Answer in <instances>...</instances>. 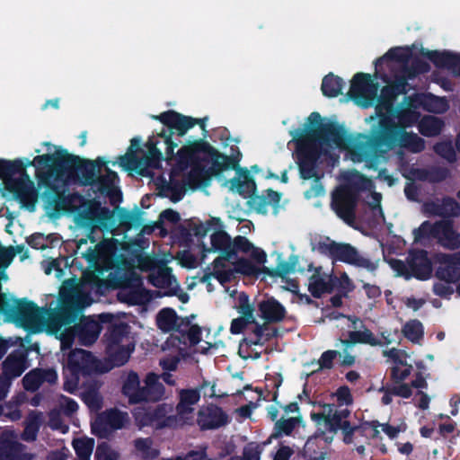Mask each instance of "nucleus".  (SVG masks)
Masks as SVG:
<instances>
[{"instance_id": "nucleus-28", "label": "nucleus", "mask_w": 460, "mask_h": 460, "mask_svg": "<svg viewBox=\"0 0 460 460\" xmlns=\"http://www.w3.org/2000/svg\"><path fill=\"white\" fill-rule=\"evenodd\" d=\"M334 280L331 273L323 270L322 267L315 268L309 279L308 288L314 296H320L332 290Z\"/></svg>"}, {"instance_id": "nucleus-33", "label": "nucleus", "mask_w": 460, "mask_h": 460, "mask_svg": "<svg viewBox=\"0 0 460 460\" xmlns=\"http://www.w3.org/2000/svg\"><path fill=\"white\" fill-rule=\"evenodd\" d=\"M57 379L58 375L54 369H34L23 377L22 383L26 390L35 391L43 382L53 384Z\"/></svg>"}, {"instance_id": "nucleus-56", "label": "nucleus", "mask_w": 460, "mask_h": 460, "mask_svg": "<svg viewBox=\"0 0 460 460\" xmlns=\"http://www.w3.org/2000/svg\"><path fill=\"white\" fill-rule=\"evenodd\" d=\"M58 406L66 415H72L78 410V404L75 401L66 396H60Z\"/></svg>"}, {"instance_id": "nucleus-8", "label": "nucleus", "mask_w": 460, "mask_h": 460, "mask_svg": "<svg viewBox=\"0 0 460 460\" xmlns=\"http://www.w3.org/2000/svg\"><path fill=\"white\" fill-rule=\"evenodd\" d=\"M349 414V410H338L334 404L319 405L318 411L311 413V418L317 427L318 434L306 441L305 451L312 460L326 459L325 453L316 454L314 446L318 440H323L325 443L332 442L338 429L342 430L345 443L354 442V438H357L358 435L361 433V429L349 426L346 420Z\"/></svg>"}, {"instance_id": "nucleus-23", "label": "nucleus", "mask_w": 460, "mask_h": 460, "mask_svg": "<svg viewBox=\"0 0 460 460\" xmlns=\"http://www.w3.org/2000/svg\"><path fill=\"white\" fill-rule=\"evenodd\" d=\"M17 436L11 429L1 431L0 460H31V456L24 452L23 447L16 441Z\"/></svg>"}, {"instance_id": "nucleus-46", "label": "nucleus", "mask_w": 460, "mask_h": 460, "mask_svg": "<svg viewBox=\"0 0 460 460\" xmlns=\"http://www.w3.org/2000/svg\"><path fill=\"white\" fill-rule=\"evenodd\" d=\"M443 127L442 121L436 117L427 116L423 118L419 125L420 132L427 137L438 135Z\"/></svg>"}, {"instance_id": "nucleus-16", "label": "nucleus", "mask_w": 460, "mask_h": 460, "mask_svg": "<svg viewBox=\"0 0 460 460\" xmlns=\"http://www.w3.org/2000/svg\"><path fill=\"white\" fill-rule=\"evenodd\" d=\"M414 241L423 243L429 237H435L447 248L456 249L460 246V234L453 229L450 222H439L431 225L426 221L414 230Z\"/></svg>"}, {"instance_id": "nucleus-45", "label": "nucleus", "mask_w": 460, "mask_h": 460, "mask_svg": "<svg viewBox=\"0 0 460 460\" xmlns=\"http://www.w3.org/2000/svg\"><path fill=\"white\" fill-rule=\"evenodd\" d=\"M344 86L343 81L332 75L325 76L322 84V91L325 96L335 97L339 95Z\"/></svg>"}, {"instance_id": "nucleus-64", "label": "nucleus", "mask_w": 460, "mask_h": 460, "mask_svg": "<svg viewBox=\"0 0 460 460\" xmlns=\"http://www.w3.org/2000/svg\"><path fill=\"white\" fill-rule=\"evenodd\" d=\"M324 192L323 186L319 183L318 181H314L313 186L310 190L305 192V196L306 199H311L314 197L321 196Z\"/></svg>"}, {"instance_id": "nucleus-22", "label": "nucleus", "mask_w": 460, "mask_h": 460, "mask_svg": "<svg viewBox=\"0 0 460 460\" xmlns=\"http://www.w3.org/2000/svg\"><path fill=\"white\" fill-rule=\"evenodd\" d=\"M151 262L152 260L146 257L141 263L143 270H151L149 275L150 282L159 288L166 289L167 291L164 292L166 295L175 294L179 285L176 279L172 275L171 269L164 266L151 268Z\"/></svg>"}, {"instance_id": "nucleus-52", "label": "nucleus", "mask_w": 460, "mask_h": 460, "mask_svg": "<svg viewBox=\"0 0 460 460\" xmlns=\"http://www.w3.org/2000/svg\"><path fill=\"white\" fill-rule=\"evenodd\" d=\"M119 453L110 445L102 443L99 445L95 451V460H119Z\"/></svg>"}, {"instance_id": "nucleus-17", "label": "nucleus", "mask_w": 460, "mask_h": 460, "mask_svg": "<svg viewBox=\"0 0 460 460\" xmlns=\"http://www.w3.org/2000/svg\"><path fill=\"white\" fill-rule=\"evenodd\" d=\"M391 266L399 276H404L406 279L415 277L419 279H427L432 271L427 252L423 251L411 254L408 265L401 261H392Z\"/></svg>"}, {"instance_id": "nucleus-36", "label": "nucleus", "mask_w": 460, "mask_h": 460, "mask_svg": "<svg viewBox=\"0 0 460 460\" xmlns=\"http://www.w3.org/2000/svg\"><path fill=\"white\" fill-rule=\"evenodd\" d=\"M157 326L164 332L175 333L181 331L184 321L176 315V313L170 308H164L159 312L156 317Z\"/></svg>"}, {"instance_id": "nucleus-35", "label": "nucleus", "mask_w": 460, "mask_h": 460, "mask_svg": "<svg viewBox=\"0 0 460 460\" xmlns=\"http://www.w3.org/2000/svg\"><path fill=\"white\" fill-rule=\"evenodd\" d=\"M234 274L231 267L227 266L222 259L217 257L214 261L213 271L209 274L205 275L200 280L203 283H207V289L208 292L212 291L211 280L217 279L221 285L228 281Z\"/></svg>"}, {"instance_id": "nucleus-15", "label": "nucleus", "mask_w": 460, "mask_h": 460, "mask_svg": "<svg viewBox=\"0 0 460 460\" xmlns=\"http://www.w3.org/2000/svg\"><path fill=\"white\" fill-rule=\"evenodd\" d=\"M133 349L134 346L131 338L126 333V328H113L107 339L106 354L110 365L107 369L124 365Z\"/></svg>"}, {"instance_id": "nucleus-30", "label": "nucleus", "mask_w": 460, "mask_h": 460, "mask_svg": "<svg viewBox=\"0 0 460 460\" xmlns=\"http://www.w3.org/2000/svg\"><path fill=\"white\" fill-rule=\"evenodd\" d=\"M423 211L429 216H458L460 207L456 200L447 198L425 203Z\"/></svg>"}, {"instance_id": "nucleus-38", "label": "nucleus", "mask_w": 460, "mask_h": 460, "mask_svg": "<svg viewBox=\"0 0 460 460\" xmlns=\"http://www.w3.org/2000/svg\"><path fill=\"white\" fill-rule=\"evenodd\" d=\"M123 394L128 398L129 402L137 403L142 402V385L138 376L132 372L129 373L123 384Z\"/></svg>"}, {"instance_id": "nucleus-31", "label": "nucleus", "mask_w": 460, "mask_h": 460, "mask_svg": "<svg viewBox=\"0 0 460 460\" xmlns=\"http://www.w3.org/2000/svg\"><path fill=\"white\" fill-rule=\"evenodd\" d=\"M198 422L201 429H217L227 422V417L220 408L210 406L199 412Z\"/></svg>"}, {"instance_id": "nucleus-34", "label": "nucleus", "mask_w": 460, "mask_h": 460, "mask_svg": "<svg viewBox=\"0 0 460 460\" xmlns=\"http://www.w3.org/2000/svg\"><path fill=\"white\" fill-rule=\"evenodd\" d=\"M261 317L268 323L281 321L286 314L285 308L277 300L269 298L258 304Z\"/></svg>"}, {"instance_id": "nucleus-26", "label": "nucleus", "mask_w": 460, "mask_h": 460, "mask_svg": "<svg viewBox=\"0 0 460 460\" xmlns=\"http://www.w3.org/2000/svg\"><path fill=\"white\" fill-rule=\"evenodd\" d=\"M118 298L128 305H144L152 299V295L143 288L142 280L134 277L129 284L119 290Z\"/></svg>"}, {"instance_id": "nucleus-11", "label": "nucleus", "mask_w": 460, "mask_h": 460, "mask_svg": "<svg viewBox=\"0 0 460 460\" xmlns=\"http://www.w3.org/2000/svg\"><path fill=\"white\" fill-rule=\"evenodd\" d=\"M33 166L36 175L41 181V166L37 155L32 159L20 158L13 161L0 160V180L4 188L13 193L22 204L31 201L35 197L34 183L25 172Z\"/></svg>"}, {"instance_id": "nucleus-24", "label": "nucleus", "mask_w": 460, "mask_h": 460, "mask_svg": "<svg viewBox=\"0 0 460 460\" xmlns=\"http://www.w3.org/2000/svg\"><path fill=\"white\" fill-rule=\"evenodd\" d=\"M334 259L371 272L378 267V260L372 261L362 256L354 247L347 243H338Z\"/></svg>"}, {"instance_id": "nucleus-19", "label": "nucleus", "mask_w": 460, "mask_h": 460, "mask_svg": "<svg viewBox=\"0 0 460 460\" xmlns=\"http://www.w3.org/2000/svg\"><path fill=\"white\" fill-rule=\"evenodd\" d=\"M128 415L118 410H109L96 416L92 421L93 434L104 438L113 429H119L128 423Z\"/></svg>"}, {"instance_id": "nucleus-63", "label": "nucleus", "mask_w": 460, "mask_h": 460, "mask_svg": "<svg viewBox=\"0 0 460 460\" xmlns=\"http://www.w3.org/2000/svg\"><path fill=\"white\" fill-rule=\"evenodd\" d=\"M363 288L365 290L366 296L369 299L375 300V299L378 298L381 296V290H380L379 287H377L376 285H371V284H368V283H365L363 285Z\"/></svg>"}, {"instance_id": "nucleus-48", "label": "nucleus", "mask_w": 460, "mask_h": 460, "mask_svg": "<svg viewBox=\"0 0 460 460\" xmlns=\"http://www.w3.org/2000/svg\"><path fill=\"white\" fill-rule=\"evenodd\" d=\"M82 398L91 411H97L102 407V398L96 385L89 387L82 393Z\"/></svg>"}, {"instance_id": "nucleus-50", "label": "nucleus", "mask_w": 460, "mask_h": 460, "mask_svg": "<svg viewBox=\"0 0 460 460\" xmlns=\"http://www.w3.org/2000/svg\"><path fill=\"white\" fill-rule=\"evenodd\" d=\"M402 332L412 342H419L423 336V327L420 322L411 320L405 323Z\"/></svg>"}, {"instance_id": "nucleus-42", "label": "nucleus", "mask_w": 460, "mask_h": 460, "mask_svg": "<svg viewBox=\"0 0 460 460\" xmlns=\"http://www.w3.org/2000/svg\"><path fill=\"white\" fill-rule=\"evenodd\" d=\"M426 386L427 382L425 379L420 375H418L411 382V385L404 382L394 383L393 386V394L402 398H410L412 395V387L417 389H423Z\"/></svg>"}, {"instance_id": "nucleus-27", "label": "nucleus", "mask_w": 460, "mask_h": 460, "mask_svg": "<svg viewBox=\"0 0 460 460\" xmlns=\"http://www.w3.org/2000/svg\"><path fill=\"white\" fill-rule=\"evenodd\" d=\"M421 53L429 58L437 66L447 68L454 75L460 76V54L424 49H422Z\"/></svg>"}, {"instance_id": "nucleus-61", "label": "nucleus", "mask_w": 460, "mask_h": 460, "mask_svg": "<svg viewBox=\"0 0 460 460\" xmlns=\"http://www.w3.org/2000/svg\"><path fill=\"white\" fill-rule=\"evenodd\" d=\"M338 287L343 293L350 292L353 289V284L346 273H342L338 279Z\"/></svg>"}, {"instance_id": "nucleus-12", "label": "nucleus", "mask_w": 460, "mask_h": 460, "mask_svg": "<svg viewBox=\"0 0 460 460\" xmlns=\"http://www.w3.org/2000/svg\"><path fill=\"white\" fill-rule=\"evenodd\" d=\"M41 146L45 150L35 149V153L38 154L37 161L41 166V181L56 187L58 181H65L66 173L76 164V157L62 146L50 142H43Z\"/></svg>"}, {"instance_id": "nucleus-3", "label": "nucleus", "mask_w": 460, "mask_h": 460, "mask_svg": "<svg viewBox=\"0 0 460 460\" xmlns=\"http://www.w3.org/2000/svg\"><path fill=\"white\" fill-rule=\"evenodd\" d=\"M207 158L211 160L212 172L223 187L241 195L251 190L252 182L248 172L237 168L238 156L217 154L202 140H196L184 145L174 157L169 184V196L173 202L182 199L187 188L196 189L202 185L205 174L200 161Z\"/></svg>"}, {"instance_id": "nucleus-39", "label": "nucleus", "mask_w": 460, "mask_h": 460, "mask_svg": "<svg viewBox=\"0 0 460 460\" xmlns=\"http://www.w3.org/2000/svg\"><path fill=\"white\" fill-rule=\"evenodd\" d=\"M106 173L100 176L98 179L99 190L102 193L111 197L113 200H117L119 191L118 189V176L116 172L111 171L108 167L105 168Z\"/></svg>"}, {"instance_id": "nucleus-2", "label": "nucleus", "mask_w": 460, "mask_h": 460, "mask_svg": "<svg viewBox=\"0 0 460 460\" xmlns=\"http://www.w3.org/2000/svg\"><path fill=\"white\" fill-rule=\"evenodd\" d=\"M94 288V281L69 279L63 283L58 300L49 303V310L40 308L30 301H17L16 322L32 332L54 333L61 342L62 350L71 346L75 334L82 344H93L101 332L98 322L87 320L75 329L67 325L73 312L92 304L91 295Z\"/></svg>"}, {"instance_id": "nucleus-9", "label": "nucleus", "mask_w": 460, "mask_h": 460, "mask_svg": "<svg viewBox=\"0 0 460 460\" xmlns=\"http://www.w3.org/2000/svg\"><path fill=\"white\" fill-rule=\"evenodd\" d=\"M179 402L176 406V416H167L172 407L161 405L155 410L137 408L134 415L140 426L152 425L155 428L174 427L189 423L194 419L196 405L199 401L200 393L198 389H181L178 392Z\"/></svg>"}, {"instance_id": "nucleus-6", "label": "nucleus", "mask_w": 460, "mask_h": 460, "mask_svg": "<svg viewBox=\"0 0 460 460\" xmlns=\"http://www.w3.org/2000/svg\"><path fill=\"white\" fill-rule=\"evenodd\" d=\"M422 107L430 112L442 113L447 111L448 103L445 98L430 93H418L409 97L403 105L397 109L396 114L382 118V124L390 136V148L405 147L412 152H420L424 147L423 140L416 134L407 132L405 128L413 125L420 118L418 109Z\"/></svg>"}, {"instance_id": "nucleus-37", "label": "nucleus", "mask_w": 460, "mask_h": 460, "mask_svg": "<svg viewBox=\"0 0 460 460\" xmlns=\"http://www.w3.org/2000/svg\"><path fill=\"white\" fill-rule=\"evenodd\" d=\"M440 261L441 265L437 271L438 279L456 282L460 279V264L449 255H442Z\"/></svg>"}, {"instance_id": "nucleus-40", "label": "nucleus", "mask_w": 460, "mask_h": 460, "mask_svg": "<svg viewBox=\"0 0 460 460\" xmlns=\"http://www.w3.org/2000/svg\"><path fill=\"white\" fill-rule=\"evenodd\" d=\"M407 426L404 422H401L398 425L390 424H367L363 429L367 436L376 437L380 429L385 432L390 438H395L400 433L406 430Z\"/></svg>"}, {"instance_id": "nucleus-7", "label": "nucleus", "mask_w": 460, "mask_h": 460, "mask_svg": "<svg viewBox=\"0 0 460 460\" xmlns=\"http://www.w3.org/2000/svg\"><path fill=\"white\" fill-rule=\"evenodd\" d=\"M209 244L202 241L205 252H219L218 256L234 272L255 275L267 261L263 250L247 238L237 236L233 241L223 230L214 231L208 237Z\"/></svg>"}, {"instance_id": "nucleus-14", "label": "nucleus", "mask_w": 460, "mask_h": 460, "mask_svg": "<svg viewBox=\"0 0 460 460\" xmlns=\"http://www.w3.org/2000/svg\"><path fill=\"white\" fill-rule=\"evenodd\" d=\"M200 333L201 331L199 326H190L187 323H184L181 331L171 333L165 342V348L172 349L177 351L179 355H182L189 344L194 347V352L207 353L213 346L209 342L202 341Z\"/></svg>"}, {"instance_id": "nucleus-58", "label": "nucleus", "mask_w": 460, "mask_h": 460, "mask_svg": "<svg viewBox=\"0 0 460 460\" xmlns=\"http://www.w3.org/2000/svg\"><path fill=\"white\" fill-rule=\"evenodd\" d=\"M42 267L44 269V272L47 275L55 272V276L57 279H61L63 276L62 270L59 269V264L57 260L46 261L42 262Z\"/></svg>"}, {"instance_id": "nucleus-51", "label": "nucleus", "mask_w": 460, "mask_h": 460, "mask_svg": "<svg viewBox=\"0 0 460 460\" xmlns=\"http://www.w3.org/2000/svg\"><path fill=\"white\" fill-rule=\"evenodd\" d=\"M338 243L331 240L328 237H321L313 245V250L322 254L328 255L334 259L337 251Z\"/></svg>"}, {"instance_id": "nucleus-53", "label": "nucleus", "mask_w": 460, "mask_h": 460, "mask_svg": "<svg viewBox=\"0 0 460 460\" xmlns=\"http://www.w3.org/2000/svg\"><path fill=\"white\" fill-rule=\"evenodd\" d=\"M453 283L454 282L439 279L434 285V292L439 296L447 297L454 293Z\"/></svg>"}, {"instance_id": "nucleus-41", "label": "nucleus", "mask_w": 460, "mask_h": 460, "mask_svg": "<svg viewBox=\"0 0 460 460\" xmlns=\"http://www.w3.org/2000/svg\"><path fill=\"white\" fill-rule=\"evenodd\" d=\"M280 196L278 192L268 190L267 196H256L252 199V208L259 213L265 214L269 208L276 211V205L279 203Z\"/></svg>"}, {"instance_id": "nucleus-5", "label": "nucleus", "mask_w": 460, "mask_h": 460, "mask_svg": "<svg viewBox=\"0 0 460 460\" xmlns=\"http://www.w3.org/2000/svg\"><path fill=\"white\" fill-rule=\"evenodd\" d=\"M153 119L160 120L168 128H164L157 134V137H152L148 139L146 153L141 158H137L134 155L139 148L140 141L133 138L127 154L119 156L117 161V164L125 170L135 171L144 175L149 167L155 166L162 156L161 150L157 148L159 138L163 140L165 146L166 158L172 160L173 158V151L179 145L172 139V131L174 130L179 137H183L197 122L196 119L173 111L161 113L158 116H153Z\"/></svg>"}, {"instance_id": "nucleus-47", "label": "nucleus", "mask_w": 460, "mask_h": 460, "mask_svg": "<svg viewBox=\"0 0 460 460\" xmlns=\"http://www.w3.org/2000/svg\"><path fill=\"white\" fill-rule=\"evenodd\" d=\"M136 453L143 459L150 460L155 458L159 452L153 447L149 438H139L135 441Z\"/></svg>"}, {"instance_id": "nucleus-55", "label": "nucleus", "mask_w": 460, "mask_h": 460, "mask_svg": "<svg viewBox=\"0 0 460 460\" xmlns=\"http://www.w3.org/2000/svg\"><path fill=\"white\" fill-rule=\"evenodd\" d=\"M298 422L297 417H290L288 419H281L276 423L279 432L288 435Z\"/></svg>"}, {"instance_id": "nucleus-60", "label": "nucleus", "mask_w": 460, "mask_h": 460, "mask_svg": "<svg viewBox=\"0 0 460 460\" xmlns=\"http://www.w3.org/2000/svg\"><path fill=\"white\" fill-rule=\"evenodd\" d=\"M261 447L257 444H250L244 449L245 460H260Z\"/></svg>"}, {"instance_id": "nucleus-32", "label": "nucleus", "mask_w": 460, "mask_h": 460, "mask_svg": "<svg viewBox=\"0 0 460 460\" xmlns=\"http://www.w3.org/2000/svg\"><path fill=\"white\" fill-rule=\"evenodd\" d=\"M164 396V386L159 381V376L155 373H148L142 385V402H155Z\"/></svg>"}, {"instance_id": "nucleus-43", "label": "nucleus", "mask_w": 460, "mask_h": 460, "mask_svg": "<svg viewBox=\"0 0 460 460\" xmlns=\"http://www.w3.org/2000/svg\"><path fill=\"white\" fill-rule=\"evenodd\" d=\"M253 336L247 338L249 344L261 345L268 341L273 335V329L267 323L261 325L256 324L252 329Z\"/></svg>"}, {"instance_id": "nucleus-59", "label": "nucleus", "mask_w": 460, "mask_h": 460, "mask_svg": "<svg viewBox=\"0 0 460 460\" xmlns=\"http://www.w3.org/2000/svg\"><path fill=\"white\" fill-rule=\"evenodd\" d=\"M341 356L337 350H327L323 353L321 358L319 359V366L321 368H331L332 366V361L336 358L337 355Z\"/></svg>"}, {"instance_id": "nucleus-62", "label": "nucleus", "mask_w": 460, "mask_h": 460, "mask_svg": "<svg viewBox=\"0 0 460 460\" xmlns=\"http://www.w3.org/2000/svg\"><path fill=\"white\" fill-rule=\"evenodd\" d=\"M162 460H172L171 458H164ZM176 460H209L206 455V453L202 450L200 451H191L184 457H178Z\"/></svg>"}, {"instance_id": "nucleus-13", "label": "nucleus", "mask_w": 460, "mask_h": 460, "mask_svg": "<svg viewBox=\"0 0 460 460\" xmlns=\"http://www.w3.org/2000/svg\"><path fill=\"white\" fill-rule=\"evenodd\" d=\"M98 370L94 358L84 349L71 351L64 363V387L73 393L79 385L82 377Z\"/></svg>"}, {"instance_id": "nucleus-1", "label": "nucleus", "mask_w": 460, "mask_h": 460, "mask_svg": "<svg viewBox=\"0 0 460 460\" xmlns=\"http://www.w3.org/2000/svg\"><path fill=\"white\" fill-rule=\"evenodd\" d=\"M374 78L370 75L358 73L354 75L349 95L360 107L367 108L376 104V116L366 119L372 123L377 121L378 126L372 129L371 139L373 149L370 158L378 150L390 149V136L382 124V118L395 113L393 102L398 94L404 93L407 81L418 74L429 71V65L420 59L412 58L410 47H395L390 49L384 56L375 61Z\"/></svg>"}, {"instance_id": "nucleus-20", "label": "nucleus", "mask_w": 460, "mask_h": 460, "mask_svg": "<svg viewBox=\"0 0 460 460\" xmlns=\"http://www.w3.org/2000/svg\"><path fill=\"white\" fill-rule=\"evenodd\" d=\"M229 298L234 299L233 306L241 314L232 321L230 331L233 334H238L251 323H255L254 308L250 304L248 296L241 292L233 290L229 293Z\"/></svg>"}, {"instance_id": "nucleus-44", "label": "nucleus", "mask_w": 460, "mask_h": 460, "mask_svg": "<svg viewBox=\"0 0 460 460\" xmlns=\"http://www.w3.org/2000/svg\"><path fill=\"white\" fill-rule=\"evenodd\" d=\"M42 422V414L40 412L33 411L30 413L24 431L22 433V438L26 441H32L36 438L37 432Z\"/></svg>"}, {"instance_id": "nucleus-18", "label": "nucleus", "mask_w": 460, "mask_h": 460, "mask_svg": "<svg viewBox=\"0 0 460 460\" xmlns=\"http://www.w3.org/2000/svg\"><path fill=\"white\" fill-rule=\"evenodd\" d=\"M341 327L347 326L349 331L348 332V339L338 340L336 343L337 347L342 345L346 351L357 343H365L371 346H377L381 344L379 340L375 337L371 331L367 328H359L362 326V322L358 318L341 316Z\"/></svg>"}, {"instance_id": "nucleus-21", "label": "nucleus", "mask_w": 460, "mask_h": 460, "mask_svg": "<svg viewBox=\"0 0 460 460\" xmlns=\"http://www.w3.org/2000/svg\"><path fill=\"white\" fill-rule=\"evenodd\" d=\"M28 367L23 349L10 354L4 362L3 375L0 376V400L7 394L12 378L19 376Z\"/></svg>"}, {"instance_id": "nucleus-49", "label": "nucleus", "mask_w": 460, "mask_h": 460, "mask_svg": "<svg viewBox=\"0 0 460 460\" xmlns=\"http://www.w3.org/2000/svg\"><path fill=\"white\" fill-rule=\"evenodd\" d=\"M14 256L15 252L13 247L5 248L0 244V270H5L12 263ZM0 312H7L2 294H0Z\"/></svg>"}, {"instance_id": "nucleus-25", "label": "nucleus", "mask_w": 460, "mask_h": 460, "mask_svg": "<svg viewBox=\"0 0 460 460\" xmlns=\"http://www.w3.org/2000/svg\"><path fill=\"white\" fill-rule=\"evenodd\" d=\"M384 357L390 358L393 362L392 379L394 383H402L411 375L413 367L407 360L408 354L401 349H391L383 351Z\"/></svg>"}, {"instance_id": "nucleus-57", "label": "nucleus", "mask_w": 460, "mask_h": 460, "mask_svg": "<svg viewBox=\"0 0 460 460\" xmlns=\"http://www.w3.org/2000/svg\"><path fill=\"white\" fill-rule=\"evenodd\" d=\"M335 396L341 406L352 403V395L349 389L346 386L340 387L335 393Z\"/></svg>"}, {"instance_id": "nucleus-4", "label": "nucleus", "mask_w": 460, "mask_h": 460, "mask_svg": "<svg viewBox=\"0 0 460 460\" xmlns=\"http://www.w3.org/2000/svg\"><path fill=\"white\" fill-rule=\"evenodd\" d=\"M321 116L313 112L307 119L308 125L303 129L290 131L292 142L296 143V155L304 179L317 178L315 161L322 155L332 156L335 150H345L346 157L359 163L370 159L373 149L371 139L366 135H347L339 130H332L326 137L318 139L315 125H319Z\"/></svg>"}, {"instance_id": "nucleus-54", "label": "nucleus", "mask_w": 460, "mask_h": 460, "mask_svg": "<svg viewBox=\"0 0 460 460\" xmlns=\"http://www.w3.org/2000/svg\"><path fill=\"white\" fill-rule=\"evenodd\" d=\"M435 151L447 160L453 162L456 160V154L451 143L442 142L435 146Z\"/></svg>"}, {"instance_id": "nucleus-10", "label": "nucleus", "mask_w": 460, "mask_h": 460, "mask_svg": "<svg viewBox=\"0 0 460 460\" xmlns=\"http://www.w3.org/2000/svg\"><path fill=\"white\" fill-rule=\"evenodd\" d=\"M348 179L349 185L339 187L332 194V208L337 216L348 225H352L355 219L356 191L358 190H367L369 193L366 197L367 203L374 210L375 217L378 216L381 219H384L383 211L380 207L382 196L380 193L372 191V181L358 172H349Z\"/></svg>"}, {"instance_id": "nucleus-29", "label": "nucleus", "mask_w": 460, "mask_h": 460, "mask_svg": "<svg viewBox=\"0 0 460 460\" xmlns=\"http://www.w3.org/2000/svg\"><path fill=\"white\" fill-rule=\"evenodd\" d=\"M62 209L74 213L78 224H84V220H93L95 217L91 204L83 202L81 197L75 195L69 197L67 204H64Z\"/></svg>"}]
</instances>
